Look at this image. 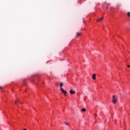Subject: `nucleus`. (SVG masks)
<instances>
[{
    "instance_id": "9d476101",
    "label": "nucleus",
    "mask_w": 130,
    "mask_h": 130,
    "mask_svg": "<svg viewBox=\"0 0 130 130\" xmlns=\"http://www.w3.org/2000/svg\"><path fill=\"white\" fill-rule=\"evenodd\" d=\"M127 16H128V17H129V18H130V12H128V13H127Z\"/></svg>"
},
{
    "instance_id": "423d86ee",
    "label": "nucleus",
    "mask_w": 130,
    "mask_h": 130,
    "mask_svg": "<svg viewBox=\"0 0 130 130\" xmlns=\"http://www.w3.org/2000/svg\"><path fill=\"white\" fill-rule=\"evenodd\" d=\"M103 19H104V18H103V17H102L101 18L98 19V20H97V22H99V21H102V20H103Z\"/></svg>"
},
{
    "instance_id": "39448f33",
    "label": "nucleus",
    "mask_w": 130,
    "mask_h": 130,
    "mask_svg": "<svg viewBox=\"0 0 130 130\" xmlns=\"http://www.w3.org/2000/svg\"><path fill=\"white\" fill-rule=\"evenodd\" d=\"M76 93L75 91H73V90H70V94H75Z\"/></svg>"
},
{
    "instance_id": "9b49d317",
    "label": "nucleus",
    "mask_w": 130,
    "mask_h": 130,
    "mask_svg": "<svg viewBox=\"0 0 130 130\" xmlns=\"http://www.w3.org/2000/svg\"><path fill=\"white\" fill-rule=\"evenodd\" d=\"M127 67L128 68H130V66H129V65H127Z\"/></svg>"
},
{
    "instance_id": "ddd939ff",
    "label": "nucleus",
    "mask_w": 130,
    "mask_h": 130,
    "mask_svg": "<svg viewBox=\"0 0 130 130\" xmlns=\"http://www.w3.org/2000/svg\"><path fill=\"white\" fill-rule=\"evenodd\" d=\"M120 6V5H118V8H119Z\"/></svg>"
},
{
    "instance_id": "6e6552de",
    "label": "nucleus",
    "mask_w": 130,
    "mask_h": 130,
    "mask_svg": "<svg viewBox=\"0 0 130 130\" xmlns=\"http://www.w3.org/2000/svg\"><path fill=\"white\" fill-rule=\"evenodd\" d=\"M18 102H19V99H17V101H15V104H17V103H18Z\"/></svg>"
},
{
    "instance_id": "0eeeda50",
    "label": "nucleus",
    "mask_w": 130,
    "mask_h": 130,
    "mask_svg": "<svg viewBox=\"0 0 130 130\" xmlns=\"http://www.w3.org/2000/svg\"><path fill=\"white\" fill-rule=\"evenodd\" d=\"M81 111H82V112H85V111H86V108H83L81 109Z\"/></svg>"
},
{
    "instance_id": "f03ea898",
    "label": "nucleus",
    "mask_w": 130,
    "mask_h": 130,
    "mask_svg": "<svg viewBox=\"0 0 130 130\" xmlns=\"http://www.w3.org/2000/svg\"><path fill=\"white\" fill-rule=\"evenodd\" d=\"M116 101H117V100L116 98H115V95H113L112 98V102L114 104H115L116 103Z\"/></svg>"
},
{
    "instance_id": "f257e3e1",
    "label": "nucleus",
    "mask_w": 130,
    "mask_h": 130,
    "mask_svg": "<svg viewBox=\"0 0 130 130\" xmlns=\"http://www.w3.org/2000/svg\"><path fill=\"white\" fill-rule=\"evenodd\" d=\"M62 87H63V83L61 82L60 84V89L61 91V92L64 95V96H67V91L63 90Z\"/></svg>"
},
{
    "instance_id": "dca6fc26",
    "label": "nucleus",
    "mask_w": 130,
    "mask_h": 130,
    "mask_svg": "<svg viewBox=\"0 0 130 130\" xmlns=\"http://www.w3.org/2000/svg\"><path fill=\"white\" fill-rule=\"evenodd\" d=\"M94 115L95 116V115H96V114H94Z\"/></svg>"
},
{
    "instance_id": "4468645a",
    "label": "nucleus",
    "mask_w": 130,
    "mask_h": 130,
    "mask_svg": "<svg viewBox=\"0 0 130 130\" xmlns=\"http://www.w3.org/2000/svg\"><path fill=\"white\" fill-rule=\"evenodd\" d=\"M23 83L25 82V79L23 80Z\"/></svg>"
},
{
    "instance_id": "2eb2a0df",
    "label": "nucleus",
    "mask_w": 130,
    "mask_h": 130,
    "mask_svg": "<svg viewBox=\"0 0 130 130\" xmlns=\"http://www.w3.org/2000/svg\"><path fill=\"white\" fill-rule=\"evenodd\" d=\"M23 130H27V129H26V128H24V129H23Z\"/></svg>"
},
{
    "instance_id": "20e7f679",
    "label": "nucleus",
    "mask_w": 130,
    "mask_h": 130,
    "mask_svg": "<svg viewBox=\"0 0 130 130\" xmlns=\"http://www.w3.org/2000/svg\"><path fill=\"white\" fill-rule=\"evenodd\" d=\"M92 79H93V80H96V74H93Z\"/></svg>"
},
{
    "instance_id": "f8f14e48",
    "label": "nucleus",
    "mask_w": 130,
    "mask_h": 130,
    "mask_svg": "<svg viewBox=\"0 0 130 130\" xmlns=\"http://www.w3.org/2000/svg\"><path fill=\"white\" fill-rule=\"evenodd\" d=\"M0 89H3V87L0 86Z\"/></svg>"
},
{
    "instance_id": "f3484780",
    "label": "nucleus",
    "mask_w": 130,
    "mask_h": 130,
    "mask_svg": "<svg viewBox=\"0 0 130 130\" xmlns=\"http://www.w3.org/2000/svg\"><path fill=\"white\" fill-rule=\"evenodd\" d=\"M106 9H108V7H106Z\"/></svg>"
},
{
    "instance_id": "7ed1b4c3",
    "label": "nucleus",
    "mask_w": 130,
    "mask_h": 130,
    "mask_svg": "<svg viewBox=\"0 0 130 130\" xmlns=\"http://www.w3.org/2000/svg\"><path fill=\"white\" fill-rule=\"evenodd\" d=\"M76 37H79V36H81V35H82V33L81 32H77L76 33Z\"/></svg>"
},
{
    "instance_id": "1a4fd4ad",
    "label": "nucleus",
    "mask_w": 130,
    "mask_h": 130,
    "mask_svg": "<svg viewBox=\"0 0 130 130\" xmlns=\"http://www.w3.org/2000/svg\"><path fill=\"white\" fill-rule=\"evenodd\" d=\"M64 124L66 125H69V123L68 122H64Z\"/></svg>"
}]
</instances>
